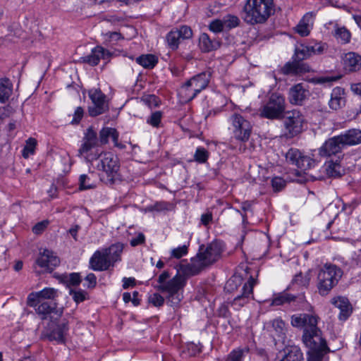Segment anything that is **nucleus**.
I'll return each mask as SVG.
<instances>
[{
  "mask_svg": "<svg viewBox=\"0 0 361 361\" xmlns=\"http://www.w3.org/2000/svg\"><path fill=\"white\" fill-rule=\"evenodd\" d=\"M344 90L340 87L333 89L331 94V99L329 102V107L333 110H338L345 106V99Z\"/></svg>",
  "mask_w": 361,
  "mask_h": 361,
  "instance_id": "393cba45",
  "label": "nucleus"
},
{
  "mask_svg": "<svg viewBox=\"0 0 361 361\" xmlns=\"http://www.w3.org/2000/svg\"><path fill=\"white\" fill-rule=\"evenodd\" d=\"M304 117L297 110L287 112L283 118V124L286 130V135L288 137H293L302 131Z\"/></svg>",
  "mask_w": 361,
  "mask_h": 361,
  "instance_id": "9b49d317",
  "label": "nucleus"
},
{
  "mask_svg": "<svg viewBox=\"0 0 361 361\" xmlns=\"http://www.w3.org/2000/svg\"><path fill=\"white\" fill-rule=\"evenodd\" d=\"M106 36L109 39L110 41H117L123 39L121 33L117 32H108L106 33Z\"/></svg>",
  "mask_w": 361,
  "mask_h": 361,
  "instance_id": "338daca9",
  "label": "nucleus"
},
{
  "mask_svg": "<svg viewBox=\"0 0 361 361\" xmlns=\"http://www.w3.org/2000/svg\"><path fill=\"white\" fill-rule=\"evenodd\" d=\"M314 13H307L300 20L296 27V32L302 37L307 36L310 34L311 27L313 24Z\"/></svg>",
  "mask_w": 361,
  "mask_h": 361,
  "instance_id": "bb28decb",
  "label": "nucleus"
},
{
  "mask_svg": "<svg viewBox=\"0 0 361 361\" xmlns=\"http://www.w3.org/2000/svg\"><path fill=\"white\" fill-rule=\"evenodd\" d=\"M318 319L317 316L306 313L294 314L290 319L293 326L304 329L302 339L309 349L328 348L321 330L317 327Z\"/></svg>",
  "mask_w": 361,
  "mask_h": 361,
  "instance_id": "f03ea898",
  "label": "nucleus"
},
{
  "mask_svg": "<svg viewBox=\"0 0 361 361\" xmlns=\"http://www.w3.org/2000/svg\"><path fill=\"white\" fill-rule=\"evenodd\" d=\"M36 264L43 270L36 271L37 274L42 272H51L60 264L59 258L51 251L47 249L40 252L36 259Z\"/></svg>",
  "mask_w": 361,
  "mask_h": 361,
  "instance_id": "4468645a",
  "label": "nucleus"
},
{
  "mask_svg": "<svg viewBox=\"0 0 361 361\" xmlns=\"http://www.w3.org/2000/svg\"><path fill=\"white\" fill-rule=\"evenodd\" d=\"M35 307L41 319H46L49 314L56 310V305L52 302L41 301V302H37V306Z\"/></svg>",
  "mask_w": 361,
  "mask_h": 361,
  "instance_id": "cd10ccee",
  "label": "nucleus"
},
{
  "mask_svg": "<svg viewBox=\"0 0 361 361\" xmlns=\"http://www.w3.org/2000/svg\"><path fill=\"white\" fill-rule=\"evenodd\" d=\"M345 65L350 71H355L361 67V56L353 52L345 54Z\"/></svg>",
  "mask_w": 361,
  "mask_h": 361,
  "instance_id": "2f4dec72",
  "label": "nucleus"
},
{
  "mask_svg": "<svg viewBox=\"0 0 361 361\" xmlns=\"http://www.w3.org/2000/svg\"><path fill=\"white\" fill-rule=\"evenodd\" d=\"M223 23L226 30H231L236 27L240 24V19L238 16L228 14L223 17Z\"/></svg>",
  "mask_w": 361,
  "mask_h": 361,
  "instance_id": "a19ab883",
  "label": "nucleus"
},
{
  "mask_svg": "<svg viewBox=\"0 0 361 361\" xmlns=\"http://www.w3.org/2000/svg\"><path fill=\"white\" fill-rule=\"evenodd\" d=\"M194 92L193 88L190 87V86H187V82H185L180 90V94L185 102H190L196 97L192 96Z\"/></svg>",
  "mask_w": 361,
  "mask_h": 361,
  "instance_id": "c03bdc74",
  "label": "nucleus"
},
{
  "mask_svg": "<svg viewBox=\"0 0 361 361\" xmlns=\"http://www.w3.org/2000/svg\"><path fill=\"white\" fill-rule=\"evenodd\" d=\"M59 279L61 282L66 283L67 286H77L81 282L80 274L72 273L70 274H62L61 276H56Z\"/></svg>",
  "mask_w": 361,
  "mask_h": 361,
  "instance_id": "4c0bfd02",
  "label": "nucleus"
},
{
  "mask_svg": "<svg viewBox=\"0 0 361 361\" xmlns=\"http://www.w3.org/2000/svg\"><path fill=\"white\" fill-rule=\"evenodd\" d=\"M192 36V31L191 28L187 25H182L180 28L171 30L166 38L169 47L175 50L178 48L181 39H190Z\"/></svg>",
  "mask_w": 361,
  "mask_h": 361,
  "instance_id": "2eb2a0df",
  "label": "nucleus"
},
{
  "mask_svg": "<svg viewBox=\"0 0 361 361\" xmlns=\"http://www.w3.org/2000/svg\"><path fill=\"white\" fill-rule=\"evenodd\" d=\"M123 288L127 289L130 286H134L135 284V280L134 278H123Z\"/></svg>",
  "mask_w": 361,
  "mask_h": 361,
  "instance_id": "774afa93",
  "label": "nucleus"
},
{
  "mask_svg": "<svg viewBox=\"0 0 361 361\" xmlns=\"http://www.w3.org/2000/svg\"><path fill=\"white\" fill-rule=\"evenodd\" d=\"M84 115V110L82 107L78 106L75 109L73 118L71 121V124H78L80 123Z\"/></svg>",
  "mask_w": 361,
  "mask_h": 361,
  "instance_id": "13d9d810",
  "label": "nucleus"
},
{
  "mask_svg": "<svg viewBox=\"0 0 361 361\" xmlns=\"http://www.w3.org/2000/svg\"><path fill=\"white\" fill-rule=\"evenodd\" d=\"M336 35L340 38L344 43L348 42L350 38V34L348 30L344 27L337 29Z\"/></svg>",
  "mask_w": 361,
  "mask_h": 361,
  "instance_id": "5fc2aeb1",
  "label": "nucleus"
},
{
  "mask_svg": "<svg viewBox=\"0 0 361 361\" xmlns=\"http://www.w3.org/2000/svg\"><path fill=\"white\" fill-rule=\"evenodd\" d=\"M188 246L187 245H183L180 246L178 247L174 248L171 250V257L180 259L183 256L186 255L188 253Z\"/></svg>",
  "mask_w": 361,
  "mask_h": 361,
  "instance_id": "603ef678",
  "label": "nucleus"
},
{
  "mask_svg": "<svg viewBox=\"0 0 361 361\" xmlns=\"http://www.w3.org/2000/svg\"><path fill=\"white\" fill-rule=\"evenodd\" d=\"M343 275V271L336 265L326 264L317 275V289L321 295H326L336 286Z\"/></svg>",
  "mask_w": 361,
  "mask_h": 361,
  "instance_id": "423d86ee",
  "label": "nucleus"
},
{
  "mask_svg": "<svg viewBox=\"0 0 361 361\" xmlns=\"http://www.w3.org/2000/svg\"><path fill=\"white\" fill-rule=\"evenodd\" d=\"M256 284V280L250 276L247 281L244 283L242 288V293L236 297H243L247 295V298H253V288Z\"/></svg>",
  "mask_w": 361,
  "mask_h": 361,
  "instance_id": "58836bf2",
  "label": "nucleus"
},
{
  "mask_svg": "<svg viewBox=\"0 0 361 361\" xmlns=\"http://www.w3.org/2000/svg\"><path fill=\"white\" fill-rule=\"evenodd\" d=\"M186 283V279L184 276L177 273L172 279H170V274L168 271H163L157 279V284L154 288L164 293V298L158 293L151 294L148 298L149 303L154 307H161L164 305L166 299L168 305L173 307H178L183 298V290Z\"/></svg>",
  "mask_w": 361,
  "mask_h": 361,
  "instance_id": "f257e3e1",
  "label": "nucleus"
},
{
  "mask_svg": "<svg viewBox=\"0 0 361 361\" xmlns=\"http://www.w3.org/2000/svg\"><path fill=\"white\" fill-rule=\"evenodd\" d=\"M14 109L10 105L0 107V119L4 120L14 114Z\"/></svg>",
  "mask_w": 361,
  "mask_h": 361,
  "instance_id": "6e6d98bb",
  "label": "nucleus"
},
{
  "mask_svg": "<svg viewBox=\"0 0 361 361\" xmlns=\"http://www.w3.org/2000/svg\"><path fill=\"white\" fill-rule=\"evenodd\" d=\"M329 348L326 349L317 348L309 349L308 350V360L307 361H322V359L326 353L329 351Z\"/></svg>",
  "mask_w": 361,
  "mask_h": 361,
  "instance_id": "ea45409f",
  "label": "nucleus"
},
{
  "mask_svg": "<svg viewBox=\"0 0 361 361\" xmlns=\"http://www.w3.org/2000/svg\"><path fill=\"white\" fill-rule=\"evenodd\" d=\"M271 328L277 336L279 341H283L286 337V327L285 322L279 318L275 319L271 322Z\"/></svg>",
  "mask_w": 361,
  "mask_h": 361,
  "instance_id": "473e14b6",
  "label": "nucleus"
},
{
  "mask_svg": "<svg viewBox=\"0 0 361 361\" xmlns=\"http://www.w3.org/2000/svg\"><path fill=\"white\" fill-rule=\"evenodd\" d=\"M308 93L302 84H297L289 90V100L291 104H301L308 96Z\"/></svg>",
  "mask_w": 361,
  "mask_h": 361,
  "instance_id": "5701e85b",
  "label": "nucleus"
},
{
  "mask_svg": "<svg viewBox=\"0 0 361 361\" xmlns=\"http://www.w3.org/2000/svg\"><path fill=\"white\" fill-rule=\"evenodd\" d=\"M209 157V152L204 147H198L194 155V159L199 163H205Z\"/></svg>",
  "mask_w": 361,
  "mask_h": 361,
  "instance_id": "a18cd8bd",
  "label": "nucleus"
},
{
  "mask_svg": "<svg viewBox=\"0 0 361 361\" xmlns=\"http://www.w3.org/2000/svg\"><path fill=\"white\" fill-rule=\"evenodd\" d=\"M70 295H72L73 299L76 303L83 302L87 298V293L81 289L78 290H71Z\"/></svg>",
  "mask_w": 361,
  "mask_h": 361,
  "instance_id": "49530a36",
  "label": "nucleus"
},
{
  "mask_svg": "<svg viewBox=\"0 0 361 361\" xmlns=\"http://www.w3.org/2000/svg\"><path fill=\"white\" fill-rule=\"evenodd\" d=\"M343 146L355 145L361 143V130L356 128L350 129L339 135Z\"/></svg>",
  "mask_w": 361,
  "mask_h": 361,
  "instance_id": "a878e982",
  "label": "nucleus"
},
{
  "mask_svg": "<svg viewBox=\"0 0 361 361\" xmlns=\"http://www.w3.org/2000/svg\"><path fill=\"white\" fill-rule=\"evenodd\" d=\"M222 251V244L218 241H213L206 247L201 246L196 257L191 259L190 263L184 266V274L192 276L199 274L205 267L217 261Z\"/></svg>",
  "mask_w": 361,
  "mask_h": 361,
  "instance_id": "7ed1b4c3",
  "label": "nucleus"
},
{
  "mask_svg": "<svg viewBox=\"0 0 361 361\" xmlns=\"http://www.w3.org/2000/svg\"><path fill=\"white\" fill-rule=\"evenodd\" d=\"M209 29L214 32H220L225 30L223 20H214L209 24Z\"/></svg>",
  "mask_w": 361,
  "mask_h": 361,
  "instance_id": "864d4df0",
  "label": "nucleus"
},
{
  "mask_svg": "<svg viewBox=\"0 0 361 361\" xmlns=\"http://www.w3.org/2000/svg\"><path fill=\"white\" fill-rule=\"evenodd\" d=\"M145 241V237L143 233H140L135 238L130 240V244L133 247L143 244Z\"/></svg>",
  "mask_w": 361,
  "mask_h": 361,
  "instance_id": "e2e57ef3",
  "label": "nucleus"
},
{
  "mask_svg": "<svg viewBox=\"0 0 361 361\" xmlns=\"http://www.w3.org/2000/svg\"><path fill=\"white\" fill-rule=\"evenodd\" d=\"M323 50V46L319 44L314 45L300 44L295 49L293 58L299 62H302L303 60L307 59L313 55L321 54Z\"/></svg>",
  "mask_w": 361,
  "mask_h": 361,
  "instance_id": "dca6fc26",
  "label": "nucleus"
},
{
  "mask_svg": "<svg viewBox=\"0 0 361 361\" xmlns=\"http://www.w3.org/2000/svg\"><path fill=\"white\" fill-rule=\"evenodd\" d=\"M280 361H304V358L300 348L292 345L285 349V355Z\"/></svg>",
  "mask_w": 361,
  "mask_h": 361,
  "instance_id": "7c9ffc66",
  "label": "nucleus"
},
{
  "mask_svg": "<svg viewBox=\"0 0 361 361\" xmlns=\"http://www.w3.org/2000/svg\"><path fill=\"white\" fill-rule=\"evenodd\" d=\"M325 171L329 177L337 178L341 176V166L336 160L329 161L325 164Z\"/></svg>",
  "mask_w": 361,
  "mask_h": 361,
  "instance_id": "72a5a7b5",
  "label": "nucleus"
},
{
  "mask_svg": "<svg viewBox=\"0 0 361 361\" xmlns=\"http://www.w3.org/2000/svg\"><path fill=\"white\" fill-rule=\"evenodd\" d=\"M68 328L66 324L59 325L54 330L48 334L50 341H56L59 343H64V336Z\"/></svg>",
  "mask_w": 361,
  "mask_h": 361,
  "instance_id": "c9c22d12",
  "label": "nucleus"
},
{
  "mask_svg": "<svg viewBox=\"0 0 361 361\" xmlns=\"http://www.w3.org/2000/svg\"><path fill=\"white\" fill-rule=\"evenodd\" d=\"M331 303L340 310L338 318L340 320H346L353 312V307L345 297H336L331 299Z\"/></svg>",
  "mask_w": 361,
  "mask_h": 361,
  "instance_id": "4be33fe9",
  "label": "nucleus"
},
{
  "mask_svg": "<svg viewBox=\"0 0 361 361\" xmlns=\"http://www.w3.org/2000/svg\"><path fill=\"white\" fill-rule=\"evenodd\" d=\"M37 141L35 138L30 137L27 142L26 145L23 149V155L24 157H27L29 154H33L35 151Z\"/></svg>",
  "mask_w": 361,
  "mask_h": 361,
  "instance_id": "de8ad7c7",
  "label": "nucleus"
},
{
  "mask_svg": "<svg viewBox=\"0 0 361 361\" xmlns=\"http://www.w3.org/2000/svg\"><path fill=\"white\" fill-rule=\"evenodd\" d=\"M96 186L95 182L90 176L82 174L79 178V189L80 190L94 188Z\"/></svg>",
  "mask_w": 361,
  "mask_h": 361,
  "instance_id": "79ce46f5",
  "label": "nucleus"
},
{
  "mask_svg": "<svg viewBox=\"0 0 361 361\" xmlns=\"http://www.w3.org/2000/svg\"><path fill=\"white\" fill-rule=\"evenodd\" d=\"M243 355H244V350H242V349L233 350L228 355L226 361H243Z\"/></svg>",
  "mask_w": 361,
  "mask_h": 361,
  "instance_id": "8fccbe9b",
  "label": "nucleus"
},
{
  "mask_svg": "<svg viewBox=\"0 0 361 361\" xmlns=\"http://www.w3.org/2000/svg\"><path fill=\"white\" fill-rule=\"evenodd\" d=\"M293 61L287 62L280 70L283 75H297L309 73L311 71L310 66L303 62H299L295 58Z\"/></svg>",
  "mask_w": 361,
  "mask_h": 361,
  "instance_id": "6ab92c4d",
  "label": "nucleus"
},
{
  "mask_svg": "<svg viewBox=\"0 0 361 361\" xmlns=\"http://www.w3.org/2000/svg\"><path fill=\"white\" fill-rule=\"evenodd\" d=\"M274 1H247L243 6L242 18L250 25L265 23L274 13Z\"/></svg>",
  "mask_w": 361,
  "mask_h": 361,
  "instance_id": "20e7f679",
  "label": "nucleus"
},
{
  "mask_svg": "<svg viewBox=\"0 0 361 361\" xmlns=\"http://www.w3.org/2000/svg\"><path fill=\"white\" fill-rule=\"evenodd\" d=\"M88 95L93 104L88 108L90 116H97L109 110L106 97L99 89L92 88L90 90Z\"/></svg>",
  "mask_w": 361,
  "mask_h": 361,
  "instance_id": "f8f14e48",
  "label": "nucleus"
},
{
  "mask_svg": "<svg viewBox=\"0 0 361 361\" xmlns=\"http://www.w3.org/2000/svg\"><path fill=\"white\" fill-rule=\"evenodd\" d=\"M58 296V290L53 288H45L39 292H32L27 296V304L30 307H36L37 302L44 300H54Z\"/></svg>",
  "mask_w": 361,
  "mask_h": 361,
  "instance_id": "f3484780",
  "label": "nucleus"
},
{
  "mask_svg": "<svg viewBox=\"0 0 361 361\" xmlns=\"http://www.w3.org/2000/svg\"><path fill=\"white\" fill-rule=\"evenodd\" d=\"M162 118V112L160 111L153 112L147 119V123L154 128H159Z\"/></svg>",
  "mask_w": 361,
  "mask_h": 361,
  "instance_id": "37998d69",
  "label": "nucleus"
},
{
  "mask_svg": "<svg viewBox=\"0 0 361 361\" xmlns=\"http://www.w3.org/2000/svg\"><path fill=\"white\" fill-rule=\"evenodd\" d=\"M48 223L47 221H42L37 223L32 228L33 233L35 234L41 233L47 228Z\"/></svg>",
  "mask_w": 361,
  "mask_h": 361,
  "instance_id": "680f3d73",
  "label": "nucleus"
},
{
  "mask_svg": "<svg viewBox=\"0 0 361 361\" xmlns=\"http://www.w3.org/2000/svg\"><path fill=\"white\" fill-rule=\"evenodd\" d=\"M293 302H304V297H296L286 292H282L275 294L271 300V305L273 306H279L284 304H290Z\"/></svg>",
  "mask_w": 361,
  "mask_h": 361,
  "instance_id": "b1692460",
  "label": "nucleus"
},
{
  "mask_svg": "<svg viewBox=\"0 0 361 361\" xmlns=\"http://www.w3.org/2000/svg\"><path fill=\"white\" fill-rule=\"evenodd\" d=\"M271 185L276 191H279L284 188L286 183L281 178L275 177L271 180Z\"/></svg>",
  "mask_w": 361,
  "mask_h": 361,
  "instance_id": "bf43d9fd",
  "label": "nucleus"
},
{
  "mask_svg": "<svg viewBox=\"0 0 361 361\" xmlns=\"http://www.w3.org/2000/svg\"><path fill=\"white\" fill-rule=\"evenodd\" d=\"M341 76H320L314 78L313 80L317 84H331V82L339 80Z\"/></svg>",
  "mask_w": 361,
  "mask_h": 361,
  "instance_id": "3c124183",
  "label": "nucleus"
},
{
  "mask_svg": "<svg viewBox=\"0 0 361 361\" xmlns=\"http://www.w3.org/2000/svg\"><path fill=\"white\" fill-rule=\"evenodd\" d=\"M110 56V53L100 46L92 49L91 53L85 56L80 58V61L87 63L90 66H96L99 63L101 59H107Z\"/></svg>",
  "mask_w": 361,
  "mask_h": 361,
  "instance_id": "412c9836",
  "label": "nucleus"
},
{
  "mask_svg": "<svg viewBox=\"0 0 361 361\" xmlns=\"http://www.w3.org/2000/svg\"><path fill=\"white\" fill-rule=\"evenodd\" d=\"M220 42L211 39L207 33H202L200 37V47L204 52H209L220 47Z\"/></svg>",
  "mask_w": 361,
  "mask_h": 361,
  "instance_id": "c85d7f7f",
  "label": "nucleus"
},
{
  "mask_svg": "<svg viewBox=\"0 0 361 361\" xmlns=\"http://www.w3.org/2000/svg\"><path fill=\"white\" fill-rule=\"evenodd\" d=\"M99 144L97 133L92 127H89L82 137V143L78 150V156L83 157L87 162L92 163L99 156V150L95 149Z\"/></svg>",
  "mask_w": 361,
  "mask_h": 361,
  "instance_id": "0eeeda50",
  "label": "nucleus"
},
{
  "mask_svg": "<svg viewBox=\"0 0 361 361\" xmlns=\"http://www.w3.org/2000/svg\"><path fill=\"white\" fill-rule=\"evenodd\" d=\"M212 213L209 211H207L206 213L202 214L201 216V222L203 225L207 226L212 221Z\"/></svg>",
  "mask_w": 361,
  "mask_h": 361,
  "instance_id": "69168bd1",
  "label": "nucleus"
},
{
  "mask_svg": "<svg viewBox=\"0 0 361 361\" xmlns=\"http://www.w3.org/2000/svg\"><path fill=\"white\" fill-rule=\"evenodd\" d=\"M142 100L149 107H156L159 106V98L154 94L147 95L142 99Z\"/></svg>",
  "mask_w": 361,
  "mask_h": 361,
  "instance_id": "4d7b16f0",
  "label": "nucleus"
},
{
  "mask_svg": "<svg viewBox=\"0 0 361 361\" xmlns=\"http://www.w3.org/2000/svg\"><path fill=\"white\" fill-rule=\"evenodd\" d=\"M286 160L289 164L295 166L302 171H305L315 165V161L304 154L298 149L290 148L286 154Z\"/></svg>",
  "mask_w": 361,
  "mask_h": 361,
  "instance_id": "ddd939ff",
  "label": "nucleus"
},
{
  "mask_svg": "<svg viewBox=\"0 0 361 361\" xmlns=\"http://www.w3.org/2000/svg\"><path fill=\"white\" fill-rule=\"evenodd\" d=\"M12 92V84L7 78L0 80V101L5 102Z\"/></svg>",
  "mask_w": 361,
  "mask_h": 361,
  "instance_id": "f704fd0d",
  "label": "nucleus"
},
{
  "mask_svg": "<svg viewBox=\"0 0 361 361\" xmlns=\"http://www.w3.org/2000/svg\"><path fill=\"white\" fill-rule=\"evenodd\" d=\"M293 282L302 286H307L309 283V279L307 276H303L302 274L300 273L295 276Z\"/></svg>",
  "mask_w": 361,
  "mask_h": 361,
  "instance_id": "052dcab7",
  "label": "nucleus"
},
{
  "mask_svg": "<svg viewBox=\"0 0 361 361\" xmlns=\"http://www.w3.org/2000/svg\"><path fill=\"white\" fill-rule=\"evenodd\" d=\"M94 161H97L96 168L106 176L105 183L109 185L113 184L120 168L118 158L112 153L99 152V158Z\"/></svg>",
  "mask_w": 361,
  "mask_h": 361,
  "instance_id": "6e6552de",
  "label": "nucleus"
},
{
  "mask_svg": "<svg viewBox=\"0 0 361 361\" xmlns=\"http://www.w3.org/2000/svg\"><path fill=\"white\" fill-rule=\"evenodd\" d=\"M111 137L116 146L118 145V134L115 128H103L99 132V142L100 145H106L109 142V138Z\"/></svg>",
  "mask_w": 361,
  "mask_h": 361,
  "instance_id": "c756f323",
  "label": "nucleus"
},
{
  "mask_svg": "<svg viewBox=\"0 0 361 361\" xmlns=\"http://www.w3.org/2000/svg\"><path fill=\"white\" fill-rule=\"evenodd\" d=\"M343 144L339 135L327 140L319 149V154L329 157L340 153L343 148Z\"/></svg>",
  "mask_w": 361,
  "mask_h": 361,
  "instance_id": "a211bd4d",
  "label": "nucleus"
},
{
  "mask_svg": "<svg viewBox=\"0 0 361 361\" xmlns=\"http://www.w3.org/2000/svg\"><path fill=\"white\" fill-rule=\"evenodd\" d=\"M211 75L208 72H202L188 80L187 86L193 88L194 94L192 96H197L202 90L205 89L210 80Z\"/></svg>",
  "mask_w": 361,
  "mask_h": 361,
  "instance_id": "aec40b11",
  "label": "nucleus"
},
{
  "mask_svg": "<svg viewBox=\"0 0 361 361\" xmlns=\"http://www.w3.org/2000/svg\"><path fill=\"white\" fill-rule=\"evenodd\" d=\"M285 110V99L279 94H272L268 102L259 110V116L269 119H277Z\"/></svg>",
  "mask_w": 361,
  "mask_h": 361,
  "instance_id": "9d476101",
  "label": "nucleus"
},
{
  "mask_svg": "<svg viewBox=\"0 0 361 361\" xmlns=\"http://www.w3.org/2000/svg\"><path fill=\"white\" fill-rule=\"evenodd\" d=\"M136 62L145 68H152L157 63L158 59L154 55L145 54L137 57Z\"/></svg>",
  "mask_w": 361,
  "mask_h": 361,
  "instance_id": "e433bc0d",
  "label": "nucleus"
},
{
  "mask_svg": "<svg viewBox=\"0 0 361 361\" xmlns=\"http://www.w3.org/2000/svg\"><path fill=\"white\" fill-rule=\"evenodd\" d=\"M123 245L116 243L109 248L96 251L90 260V266L94 271H105L114 263L121 260Z\"/></svg>",
  "mask_w": 361,
  "mask_h": 361,
  "instance_id": "39448f33",
  "label": "nucleus"
},
{
  "mask_svg": "<svg viewBox=\"0 0 361 361\" xmlns=\"http://www.w3.org/2000/svg\"><path fill=\"white\" fill-rule=\"evenodd\" d=\"M85 279L88 282L87 288H93L95 287L97 284V277L94 274H88Z\"/></svg>",
  "mask_w": 361,
  "mask_h": 361,
  "instance_id": "0e129e2a",
  "label": "nucleus"
},
{
  "mask_svg": "<svg viewBox=\"0 0 361 361\" xmlns=\"http://www.w3.org/2000/svg\"><path fill=\"white\" fill-rule=\"evenodd\" d=\"M252 298H247V295L243 297H235L231 302V306L235 310H239L245 304L248 303Z\"/></svg>",
  "mask_w": 361,
  "mask_h": 361,
  "instance_id": "09e8293b",
  "label": "nucleus"
},
{
  "mask_svg": "<svg viewBox=\"0 0 361 361\" xmlns=\"http://www.w3.org/2000/svg\"><path fill=\"white\" fill-rule=\"evenodd\" d=\"M229 121L233 137L241 142L248 141L252 130L250 122L237 113L231 116Z\"/></svg>",
  "mask_w": 361,
  "mask_h": 361,
  "instance_id": "1a4fd4ad",
  "label": "nucleus"
}]
</instances>
